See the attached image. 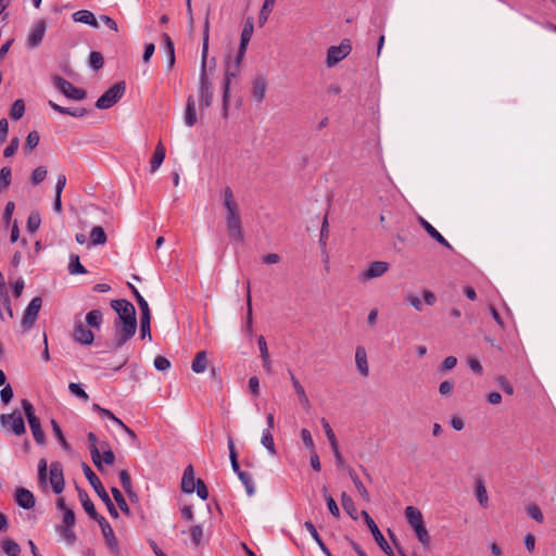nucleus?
Returning <instances> with one entry per match:
<instances>
[{
	"label": "nucleus",
	"instance_id": "45",
	"mask_svg": "<svg viewBox=\"0 0 556 556\" xmlns=\"http://www.w3.org/2000/svg\"><path fill=\"white\" fill-rule=\"evenodd\" d=\"M323 493H324L325 501H326V504L328 506V509H329L330 514L334 518H339L340 517L339 507H338L334 498L328 493V490H327L326 486L323 488Z\"/></svg>",
	"mask_w": 556,
	"mask_h": 556
},
{
	"label": "nucleus",
	"instance_id": "30",
	"mask_svg": "<svg viewBox=\"0 0 556 556\" xmlns=\"http://www.w3.org/2000/svg\"><path fill=\"white\" fill-rule=\"evenodd\" d=\"M207 364V353L205 351H200L195 354L191 363V369L195 374H202L206 370Z\"/></svg>",
	"mask_w": 556,
	"mask_h": 556
},
{
	"label": "nucleus",
	"instance_id": "5",
	"mask_svg": "<svg viewBox=\"0 0 556 556\" xmlns=\"http://www.w3.org/2000/svg\"><path fill=\"white\" fill-rule=\"evenodd\" d=\"M126 85L124 81L114 84L96 102V108L106 110L116 104L125 93Z\"/></svg>",
	"mask_w": 556,
	"mask_h": 556
},
{
	"label": "nucleus",
	"instance_id": "2",
	"mask_svg": "<svg viewBox=\"0 0 556 556\" xmlns=\"http://www.w3.org/2000/svg\"><path fill=\"white\" fill-rule=\"evenodd\" d=\"M208 31H210V22H208V13L206 14L204 27H203V43H202V52H201V68H200V77H199V102L200 110H204L211 106L213 102V90H212V81L208 77L207 73V53H208Z\"/></svg>",
	"mask_w": 556,
	"mask_h": 556
},
{
	"label": "nucleus",
	"instance_id": "21",
	"mask_svg": "<svg viewBox=\"0 0 556 556\" xmlns=\"http://www.w3.org/2000/svg\"><path fill=\"white\" fill-rule=\"evenodd\" d=\"M289 377H290L292 387L299 397V402L306 410H308L312 405H311V401L306 394L304 387L301 384L300 380L294 376V374L290 370H289Z\"/></svg>",
	"mask_w": 556,
	"mask_h": 556
},
{
	"label": "nucleus",
	"instance_id": "46",
	"mask_svg": "<svg viewBox=\"0 0 556 556\" xmlns=\"http://www.w3.org/2000/svg\"><path fill=\"white\" fill-rule=\"evenodd\" d=\"M2 549L9 556H18L21 553L20 545L11 539H5L2 542Z\"/></svg>",
	"mask_w": 556,
	"mask_h": 556
},
{
	"label": "nucleus",
	"instance_id": "9",
	"mask_svg": "<svg viewBox=\"0 0 556 556\" xmlns=\"http://www.w3.org/2000/svg\"><path fill=\"white\" fill-rule=\"evenodd\" d=\"M112 308L117 313L118 319L122 323H137L135 306L127 300H113L111 302Z\"/></svg>",
	"mask_w": 556,
	"mask_h": 556
},
{
	"label": "nucleus",
	"instance_id": "58",
	"mask_svg": "<svg viewBox=\"0 0 556 556\" xmlns=\"http://www.w3.org/2000/svg\"><path fill=\"white\" fill-rule=\"evenodd\" d=\"M40 226V216L37 213L29 215L27 219V230L31 233L36 232Z\"/></svg>",
	"mask_w": 556,
	"mask_h": 556
},
{
	"label": "nucleus",
	"instance_id": "38",
	"mask_svg": "<svg viewBox=\"0 0 556 556\" xmlns=\"http://www.w3.org/2000/svg\"><path fill=\"white\" fill-rule=\"evenodd\" d=\"M476 496H477L479 504L483 508H486L489 506L488 491H486L483 480H481V479L477 480V482H476Z\"/></svg>",
	"mask_w": 556,
	"mask_h": 556
},
{
	"label": "nucleus",
	"instance_id": "23",
	"mask_svg": "<svg viewBox=\"0 0 556 556\" xmlns=\"http://www.w3.org/2000/svg\"><path fill=\"white\" fill-rule=\"evenodd\" d=\"M46 33V23L43 21L38 22L28 35L27 43L30 48H36L42 41Z\"/></svg>",
	"mask_w": 556,
	"mask_h": 556
},
{
	"label": "nucleus",
	"instance_id": "17",
	"mask_svg": "<svg viewBox=\"0 0 556 556\" xmlns=\"http://www.w3.org/2000/svg\"><path fill=\"white\" fill-rule=\"evenodd\" d=\"M73 338L76 342L84 345H90L94 340L92 331L88 329L81 321L75 326Z\"/></svg>",
	"mask_w": 556,
	"mask_h": 556
},
{
	"label": "nucleus",
	"instance_id": "34",
	"mask_svg": "<svg viewBox=\"0 0 556 556\" xmlns=\"http://www.w3.org/2000/svg\"><path fill=\"white\" fill-rule=\"evenodd\" d=\"M195 102L193 97L187 99L185 123L188 127H192L197 123Z\"/></svg>",
	"mask_w": 556,
	"mask_h": 556
},
{
	"label": "nucleus",
	"instance_id": "18",
	"mask_svg": "<svg viewBox=\"0 0 556 556\" xmlns=\"http://www.w3.org/2000/svg\"><path fill=\"white\" fill-rule=\"evenodd\" d=\"M355 365L356 369L362 377L369 376V365L367 359L366 349L362 345L356 346L355 349Z\"/></svg>",
	"mask_w": 556,
	"mask_h": 556
},
{
	"label": "nucleus",
	"instance_id": "31",
	"mask_svg": "<svg viewBox=\"0 0 556 556\" xmlns=\"http://www.w3.org/2000/svg\"><path fill=\"white\" fill-rule=\"evenodd\" d=\"M343 469L348 471L351 480L353 481V483H354L356 490L358 491L359 495L362 496V498L366 502H369L370 501L369 493L366 490V488L364 486V484L362 483V481L359 480V478L357 477L354 469H352L348 465Z\"/></svg>",
	"mask_w": 556,
	"mask_h": 556
},
{
	"label": "nucleus",
	"instance_id": "16",
	"mask_svg": "<svg viewBox=\"0 0 556 556\" xmlns=\"http://www.w3.org/2000/svg\"><path fill=\"white\" fill-rule=\"evenodd\" d=\"M388 269L389 263L383 261L374 262L361 274V279L366 281L381 277L388 271Z\"/></svg>",
	"mask_w": 556,
	"mask_h": 556
},
{
	"label": "nucleus",
	"instance_id": "63",
	"mask_svg": "<svg viewBox=\"0 0 556 556\" xmlns=\"http://www.w3.org/2000/svg\"><path fill=\"white\" fill-rule=\"evenodd\" d=\"M150 323H151V318H141V320H140V333H141V338L142 339L148 337L149 340L151 341L152 337H151V330H150Z\"/></svg>",
	"mask_w": 556,
	"mask_h": 556
},
{
	"label": "nucleus",
	"instance_id": "37",
	"mask_svg": "<svg viewBox=\"0 0 556 556\" xmlns=\"http://www.w3.org/2000/svg\"><path fill=\"white\" fill-rule=\"evenodd\" d=\"M189 534L193 547H199L203 543L204 529L202 525L198 523L191 526L189 529Z\"/></svg>",
	"mask_w": 556,
	"mask_h": 556
},
{
	"label": "nucleus",
	"instance_id": "49",
	"mask_svg": "<svg viewBox=\"0 0 556 556\" xmlns=\"http://www.w3.org/2000/svg\"><path fill=\"white\" fill-rule=\"evenodd\" d=\"M527 514L539 523L544 522V516L538 504L531 503L527 507Z\"/></svg>",
	"mask_w": 556,
	"mask_h": 556
},
{
	"label": "nucleus",
	"instance_id": "20",
	"mask_svg": "<svg viewBox=\"0 0 556 556\" xmlns=\"http://www.w3.org/2000/svg\"><path fill=\"white\" fill-rule=\"evenodd\" d=\"M15 502L24 509H31L35 506L34 494L24 488H17L15 490Z\"/></svg>",
	"mask_w": 556,
	"mask_h": 556
},
{
	"label": "nucleus",
	"instance_id": "36",
	"mask_svg": "<svg viewBox=\"0 0 556 556\" xmlns=\"http://www.w3.org/2000/svg\"><path fill=\"white\" fill-rule=\"evenodd\" d=\"M341 504L345 513L354 520H357V510L352 497L346 493L342 492L341 494Z\"/></svg>",
	"mask_w": 556,
	"mask_h": 556
},
{
	"label": "nucleus",
	"instance_id": "40",
	"mask_svg": "<svg viewBox=\"0 0 556 556\" xmlns=\"http://www.w3.org/2000/svg\"><path fill=\"white\" fill-rule=\"evenodd\" d=\"M108 238L101 226H94L90 231V244L100 245L106 242Z\"/></svg>",
	"mask_w": 556,
	"mask_h": 556
},
{
	"label": "nucleus",
	"instance_id": "42",
	"mask_svg": "<svg viewBox=\"0 0 556 556\" xmlns=\"http://www.w3.org/2000/svg\"><path fill=\"white\" fill-rule=\"evenodd\" d=\"M228 448H229V458H230V463H231V468L239 476L240 472H242V471L240 470V467H239L238 454L235 448L233 439L230 435L228 437Z\"/></svg>",
	"mask_w": 556,
	"mask_h": 556
},
{
	"label": "nucleus",
	"instance_id": "44",
	"mask_svg": "<svg viewBox=\"0 0 556 556\" xmlns=\"http://www.w3.org/2000/svg\"><path fill=\"white\" fill-rule=\"evenodd\" d=\"M51 427H52V430H53V433L56 438V440L59 441V443L61 444V446L70 452L71 451V445L68 444V442L66 441L62 430H61V427L59 426V424L52 419L51 420Z\"/></svg>",
	"mask_w": 556,
	"mask_h": 556
},
{
	"label": "nucleus",
	"instance_id": "4",
	"mask_svg": "<svg viewBox=\"0 0 556 556\" xmlns=\"http://www.w3.org/2000/svg\"><path fill=\"white\" fill-rule=\"evenodd\" d=\"M244 55L237 53L233 61L229 62L226 66L225 71V79H224V91H223V113L226 117L228 114V105H229V91H230V84L231 79L235 78L239 71L242 63Z\"/></svg>",
	"mask_w": 556,
	"mask_h": 556
},
{
	"label": "nucleus",
	"instance_id": "28",
	"mask_svg": "<svg viewBox=\"0 0 556 556\" xmlns=\"http://www.w3.org/2000/svg\"><path fill=\"white\" fill-rule=\"evenodd\" d=\"M78 496L81 502V505L86 511V514L93 520L98 519L100 515L97 513L93 503L89 498V495L86 491L78 489Z\"/></svg>",
	"mask_w": 556,
	"mask_h": 556
},
{
	"label": "nucleus",
	"instance_id": "27",
	"mask_svg": "<svg viewBox=\"0 0 556 556\" xmlns=\"http://www.w3.org/2000/svg\"><path fill=\"white\" fill-rule=\"evenodd\" d=\"M405 517L413 529L425 525L421 511L414 506H407L405 508Z\"/></svg>",
	"mask_w": 556,
	"mask_h": 556
},
{
	"label": "nucleus",
	"instance_id": "41",
	"mask_svg": "<svg viewBox=\"0 0 556 556\" xmlns=\"http://www.w3.org/2000/svg\"><path fill=\"white\" fill-rule=\"evenodd\" d=\"M68 270L71 275H83L87 273L86 268L81 265L77 254L71 255Z\"/></svg>",
	"mask_w": 556,
	"mask_h": 556
},
{
	"label": "nucleus",
	"instance_id": "35",
	"mask_svg": "<svg viewBox=\"0 0 556 556\" xmlns=\"http://www.w3.org/2000/svg\"><path fill=\"white\" fill-rule=\"evenodd\" d=\"M252 325H253L252 299H251V291H250V282H248L245 331L249 337L253 336V326Z\"/></svg>",
	"mask_w": 556,
	"mask_h": 556
},
{
	"label": "nucleus",
	"instance_id": "15",
	"mask_svg": "<svg viewBox=\"0 0 556 556\" xmlns=\"http://www.w3.org/2000/svg\"><path fill=\"white\" fill-rule=\"evenodd\" d=\"M49 481L54 493L60 494L64 490V476L62 465L54 462L50 465Z\"/></svg>",
	"mask_w": 556,
	"mask_h": 556
},
{
	"label": "nucleus",
	"instance_id": "61",
	"mask_svg": "<svg viewBox=\"0 0 556 556\" xmlns=\"http://www.w3.org/2000/svg\"><path fill=\"white\" fill-rule=\"evenodd\" d=\"M96 521L99 523L104 539L106 536L111 535L112 533H114L111 525L108 522V520L104 517L100 516V517H98V519H96Z\"/></svg>",
	"mask_w": 556,
	"mask_h": 556
},
{
	"label": "nucleus",
	"instance_id": "7",
	"mask_svg": "<svg viewBox=\"0 0 556 556\" xmlns=\"http://www.w3.org/2000/svg\"><path fill=\"white\" fill-rule=\"evenodd\" d=\"M54 86L68 99L80 101L87 97V92L84 89L75 87L68 80L55 76L53 78Z\"/></svg>",
	"mask_w": 556,
	"mask_h": 556
},
{
	"label": "nucleus",
	"instance_id": "14",
	"mask_svg": "<svg viewBox=\"0 0 556 556\" xmlns=\"http://www.w3.org/2000/svg\"><path fill=\"white\" fill-rule=\"evenodd\" d=\"M41 298L36 296L30 301V303L26 307L22 319V325L25 329H29L35 324L39 311L41 308Z\"/></svg>",
	"mask_w": 556,
	"mask_h": 556
},
{
	"label": "nucleus",
	"instance_id": "8",
	"mask_svg": "<svg viewBox=\"0 0 556 556\" xmlns=\"http://www.w3.org/2000/svg\"><path fill=\"white\" fill-rule=\"evenodd\" d=\"M137 329V323H122L115 321V340L114 348H122L132 336Z\"/></svg>",
	"mask_w": 556,
	"mask_h": 556
},
{
	"label": "nucleus",
	"instance_id": "48",
	"mask_svg": "<svg viewBox=\"0 0 556 556\" xmlns=\"http://www.w3.org/2000/svg\"><path fill=\"white\" fill-rule=\"evenodd\" d=\"M86 323L92 328H100L102 323V313L99 309L90 311L86 316Z\"/></svg>",
	"mask_w": 556,
	"mask_h": 556
},
{
	"label": "nucleus",
	"instance_id": "62",
	"mask_svg": "<svg viewBox=\"0 0 556 556\" xmlns=\"http://www.w3.org/2000/svg\"><path fill=\"white\" fill-rule=\"evenodd\" d=\"M39 140H40V136H39L38 131H36V130L30 131L26 139V149L33 150L34 148H36L38 146Z\"/></svg>",
	"mask_w": 556,
	"mask_h": 556
},
{
	"label": "nucleus",
	"instance_id": "24",
	"mask_svg": "<svg viewBox=\"0 0 556 556\" xmlns=\"http://www.w3.org/2000/svg\"><path fill=\"white\" fill-rule=\"evenodd\" d=\"M253 30H254L253 22L251 18H248L243 26V29L241 31L240 46L238 49L239 54H241V55L245 54L247 47H248V45L251 40V37L253 35Z\"/></svg>",
	"mask_w": 556,
	"mask_h": 556
},
{
	"label": "nucleus",
	"instance_id": "64",
	"mask_svg": "<svg viewBox=\"0 0 556 556\" xmlns=\"http://www.w3.org/2000/svg\"><path fill=\"white\" fill-rule=\"evenodd\" d=\"M405 301L410 306H413L417 312H421L424 308L421 300L419 299V296L415 294H407L405 296Z\"/></svg>",
	"mask_w": 556,
	"mask_h": 556
},
{
	"label": "nucleus",
	"instance_id": "51",
	"mask_svg": "<svg viewBox=\"0 0 556 556\" xmlns=\"http://www.w3.org/2000/svg\"><path fill=\"white\" fill-rule=\"evenodd\" d=\"M12 172L10 167H2L0 170V193L11 184Z\"/></svg>",
	"mask_w": 556,
	"mask_h": 556
},
{
	"label": "nucleus",
	"instance_id": "60",
	"mask_svg": "<svg viewBox=\"0 0 556 556\" xmlns=\"http://www.w3.org/2000/svg\"><path fill=\"white\" fill-rule=\"evenodd\" d=\"M68 389L77 397H79L84 401H88V399H89L88 394L85 392L84 389H81V387L78 383L71 382L68 386Z\"/></svg>",
	"mask_w": 556,
	"mask_h": 556
},
{
	"label": "nucleus",
	"instance_id": "52",
	"mask_svg": "<svg viewBox=\"0 0 556 556\" xmlns=\"http://www.w3.org/2000/svg\"><path fill=\"white\" fill-rule=\"evenodd\" d=\"M93 409H96L102 417H106L113 422H115L118 427L123 426L124 422L119 418H117L111 410L103 408L98 404H93Z\"/></svg>",
	"mask_w": 556,
	"mask_h": 556
},
{
	"label": "nucleus",
	"instance_id": "56",
	"mask_svg": "<svg viewBox=\"0 0 556 556\" xmlns=\"http://www.w3.org/2000/svg\"><path fill=\"white\" fill-rule=\"evenodd\" d=\"M46 176H47L46 167L39 166L33 170L30 179L34 185H38L46 179Z\"/></svg>",
	"mask_w": 556,
	"mask_h": 556
},
{
	"label": "nucleus",
	"instance_id": "25",
	"mask_svg": "<svg viewBox=\"0 0 556 556\" xmlns=\"http://www.w3.org/2000/svg\"><path fill=\"white\" fill-rule=\"evenodd\" d=\"M418 222L432 239H434L440 244L448 249L452 248L451 244L445 240V238L422 216H418Z\"/></svg>",
	"mask_w": 556,
	"mask_h": 556
},
{
	"label": "nucleus",
	"instance_id": "47",
	"mask_svg": "<svg viewBox=\"0 0 556 556\" xmlns=\"http://www.w3.org/2000/svg\"><path fill=\"white\" fill-rule=\"evenodd\" d=\"M111 492H112V495H113L115 502L117 503L118 507L121 508V510L124 514H126L127 516H129L130 515L129 506L127 505L121 491L117 488H112Z\"/></svg>",
	"mask_w": 556,
	"mask_h": 556
},
{
	"label": "nucleus",
	"instance_id": "53",
	"mask_svg": "<svg viewBox=\"0 0 556 556\" xmlns=\"http://www.w3.org/2000/svg\"><path fill=\"white\" fill-rule=\"evenodd\" d=\"M414 531L416 533V536H417L418 541L425 547H429V545H430V536L428 534V530H427L426 526L422 525L421 527H418V528L414 529Z\"/></svg>",
	"mask_w": 556,
	"mask_h": 556
},
{
	"label": "nucleus",
	"instance_id": "57",
	"mask_svg": "<svg viewBox=\"0 0 556 556\" xmlns=\"http://www.w3.org/2000/svg\"><path fill=\"white\" fill-rule=\"evenodd\" d=\"M238 477L241 480V482L244 484L247 493L250 496L253 495L255 490H254V485H253L251 476L247 472H240V475Z\"/></svg>",
	"mask_w": 556,
	"mask_h": 556
},
{
	"label": "nucleus",
	"instance_id": "10",
	"mask_svg": "<svg viewBox=\"0 0 556 556\" xmlns=\"http://www.w3.org/2000/svg\"><path fill=\"white\" fill-rule=\"evenodd\" d=\"M352 50L349 40H343L339 46H331L327 51L326 64L328 67H333L344 58H346Z\"/></svg>",
	"mask_w": 556,
	"mask_h": 556
},
{
	"label": "nucleus",
	"instance_id": "12",
	"mask_svg": "<svg viewBox=\"0 0 556 556\" xmlns=\"http://www.w3.org/2000/svg\"><path fill=\"white\" fill-rule=\"evenodd\" d=\"M362 517L364 518L368 529L370 530L376 543L380 546V548L388 555V556H394L392 548L386 541L384 536L380 532L379 528L377 527L374 519L369 516V514L366 510H363L361 513Z\"/></svg>",
	"mask_w": 556,
	"mask_h": 556
},
{
	"label": "nucleus",
	"instance_id": "6",
	"mask_svg": "<svg viewBox=\"0 0 556 556\" xmlns=\"http://www.w3.org/2000/svg\"><path fill=\"white\" fill-rule=\"evenodd\" d=\"M22 407H23L25 416L28 420V424H29V427H30V430H31L35 441L38 444H43L45 440H46L45 432L41 429L39 418L35 415V409H34L33 404L27 400H22Z\"/></svg>",
	"mask_w": 556,
	"mask_h": 556
},
{
	"label": "nucleus",
	"instance_id": "39",
	"mask_svg": "<svg viewBox=\"0 0 556 556\" xmlns=\"http://www.w3.org/2000/svg\"><path fill=\"white\" fill-rule=\"evenodd\" d=\"M49 105L56 112L61 113V114H66V115H71V116H74V117H83L87 111L86 109H83V108H79V109H67V108H64V106H61L56 103H54L53 101H49Z\"/></svg>",
	"mask_w": 556,
	"mask_h": 556
},
{
	"label": "nucleus",
	"instance_id": "29",
	"mask_svg": "<svg viewBox=\"0 0 556 556\" xmlns=\"http://www.w3.org/2000/svg\"><path fill=\"white\" fill-rule=\"evenodd\" d=\"M88 441H89V450L91 454V459L94 464V466L101 470V454L97 446L98 438L93 432H89L87 434Z\"/></svg>",
	"mask_w": 556,
	"mask_h": 556
},
{
	"label": "nucleus",
	"instance_id": "13",
	"mask_svg": "<svg viewBox=\"0 0 556 556\" xmlns=\"http://www.w3.org/2000/svg\"><path fill=\"white\" fill-rule=\"evenodd\" d=\"M321 425L325 430V434L330 443L331 450L333 452V456L336 458V464L339 468H345L346 464L345 460L339 450V444L336 438V434L330 426V424L327 421L326 418H321Z\"/></svg>",
	"mask_w": 556,
	"mask_h": 556
},
{
	"label": "nucleus",
	"instance_id": "43",
	"mask_svg": "<svg viewBox=\"0 0 556 556\" xmlns=\"http://www.w3.org/2000/svg\"><path fill=\"white\" fill-rule=\"evenodd\" d=\"M262 445L269 452L271 455H276L277 451L275 447L274 438L271 431L269 429H265L262 433L261 438Z\"/></svg>",
	"mask_w": 556,
	"mask_h": 556
},
{
	"label": "nucleus",
	"instance_id": "11",
	"mask_svg": "<svg viewBox=\"0 0 556 556\" xmlns=\"http://www.w3.org/2000/svg\"><path fill=\"white\" fill-rule=\"evenodd\" d=\"M0 422L15 435H22L26 431L22 415L16 410L11 414H2L0 416Z\"/></svg>",
	"mask_w": 556,
	"mask_h": 556
},
{
	"label": "nucleus",
	"instance_id": "26",
	"mask_svg": "<svg viewBox=\"0 0 556 556\" xmlns=\"http://www.w3.org/2000/svg\"><path fill=\"white\" fill-rule=\"evenodd\" d=\"M74 22L87 24L93 28L99 27L98 20L94 14L89 10H79L72 15Z\"/></svg>",
	"mask_w": 556,
	"mask_h": 556
},
{
	"label": "nucleus",
	"instance_id": "59",
	"mask_svg": "<svg viewBox=\"0 0 556 556\" xmlns=\"http://www.w3.org/2000/svg\"><path fill=\"white\" fill-rule=\"evenodd\" d=\"M300 434H301V438H302V441H303L304 445L311 452H314L315 451V444H314V441H313L311 432L307 429L304 428V429L301 430Z\"/></svg>",
	"mask_w": 556,
	"mask_h": 556
},
{
	"label": "nucleus",
	"instance_id": "19",
	"mask_svg": "<svg viewBox=\"0 0 556 556\" xmlns=\"http://www.w3.org/2000/svg\"><path fill=\"white\" fill-rule=\"evenodd\" d=\"M268 83L262 75L255 76L252 80V96L256 102H262L265 99Z\"/></svg>",
	"mask_w": 556,
	"mask_h": 556
},
{
	"label": "nucleus",
	"instance_id": "50",
	"mask_svg": "<svg viewBox=\"0 0 556 556\" xmlns=\"http://www.w3.org/2000/svg\"><path fill=\"white\" fill-rule=\"evenodd\" d=\"M25 113V104H24V101L18 99L16 100L12 108H11V112H10V116L11 118L17 121L20 118H22V116L24 115Z\"/></svg>",
	"mask_w": 556,
	"mask_h": 556
},
{
	"label": "nucleus",
	"instance_id": "55",
	"mask_svg": "<svg viewBox=\"0 0 556 556\" xmlns=\"http://www.w3.org/2000/svg\"><path fill=\"white\" fill-rule=\"evenodd\" d=\"M74 526H66L63 525L59 528V532L62 535V538L70 544L74 543L76 540L75 533L73 531Z\"/></svg>",
	"mask_w": 556,
	"mask_h": 556
},
{
	"label": "nucleus",
	"instance_id": "22",
	"mask_svg": "<svg viewBox=\"0 0 556 556\" xmlns=\"http://www.w3.org/2000/svg\"><path fill=\"white\" fill-rule=\"evenodd\" d=\"M197 480L198 479L194 478L193 467L191 465L187 466L181 479V490L188 494L193 493L197 486Z\"/></svg>",
	"mask_w": 556,
	"mask_h": 556
},
{
	"label": "nucleus",
	"instance_id": "32",
	"mask_svg": "<svg viewBox=\"0 0 556 556\" xmlns=\"http://www.w3.org/2000/svg\"><path fill=\"white\" fill-rule=\"evenodd\" d=\"M165 159V148L162 142H159L155 147L154 154L150 161V170L151 173L156 172L162 165Z\"/></svg>",
	"mask_w": 556,
	"mask_h": 556
},
{
	"label": "nucleus",
	"instance_id": "54",
	"mask_svg": "<svg viewBox=\"0 0 556 556\" xmlns=\"http://www.w3.org/2000/svg\"><path fill=\"white\" fill-rule=\"evenodd\" d=\"M89 64L93 70H100L104 64L103 55L98 51H92L89 54Z\"/></svg>",
	"mask_w": 556,
	"mask_h": 556
},
{
	"label": "nucleus",
	"instance_id": "33",
	"mask_svg": "<svg viewBox=\"0 0 556 556\" xmlns=\"http://www.w3.org/2000/svg\"><path fill=\"white\" fill-rule=\"evenodd\" d=\"M163 45L165 47L166 53H167V67L168 70H172L175 65V47L174 42L170 39L169 35L164 33L162 35Z\"/></svg>",
	"mask_w": 556,
	"mask_h": 556
},
{
	"label": "nucleus",
	"instance_id": "3",
	"mask_svg": "<svg viewBox=\"0 0 556 556\" xmlns=\"http://www.w3.org/2000/svg\"><path fill=\"white\" fill-rule=\"evenodd\" d=\"M83 471L85 473L86 479L90 483V485L93 488L98 496L102 500V502L105 504L110 515L113 518H118V511L114 504L112 503L108 492L105 491L102 482L98 478V476L92 471V469L85 463H83Z\"/></svg>",
	"mask_w": 556,
	"mask_h": 556
},
{
	"label": "nucleus",
	"instance_id": "1",
	"mask_svg": "<svg viewBox=\"0 0 556 556\" xmlns=\"http://www.w3.org/2000/svg\"><path fill=\"white\" fill-rule=\"evenodd\" d=\"M222 203L226 211L225 223L229 240L232 243H240L244 239L242 218L239 203L237 202L232 189L225 187L222 192Z\"/></svg>",
	"mask_w": 556,
	"mask_h": 556
}]
</instances>
